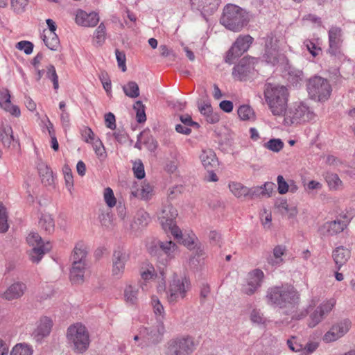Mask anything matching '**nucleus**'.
<instances>
[{"mask_svg": "<svg viewBox=\"0 0 355 355\" xmlns=\"http://www.w3.org/2000/svg\"><path fill=\"white\" fill-rule=\"evenodd\" d=\"M265 298L268 304L283 309L297 305L300 295L293 286L286 284L268 288Z\"/></svg>", "mask_w": 355, "mask_h": 355, "instance_id": "1", "label": "nucleus"}, {"mask_svg": "<svg viewBox=\"0 0 355 355\" xmlns=\"http://www.w3.org/2000/svg\"><path fill=\"white\" fill-rule=\"evenodd\" d=\"M288 92L286 87L268 84L264 96L268 107L275 116H284L287 111Z\"/></svg>", "mask_w": 355, "mask_h": 355, "instance_id": "2", "label": "nucleus"}, {"mask_svg": "<svg viewBox=\"0 0 355 355\" xmlns=\"http://www.w3.org/2000/svg\"><path fill=\"white\" fill-rule=\"evenodd\" d=\"M66 338L69 347L75 353L83 354L89 348V334L86 327L82 323L71 324L67 328Z\"/></svg>", "mask_w": 355, "mask_h": 355, "instance_id": "3", "label": "nucleus"}, {"mask_svg": "<svg viewBox=\"0 0 355 355\" xmlns=\"http://www.w3.org/2000/svg\"><path fill=\"white\" fill-rule=\"evenodd\" d=\"M248 15L245 10L234 4H227L223 9L220 23L227 29L240 31L248 22Z\"/></svg>", "mask_w": 355, "mask_h": 355, "instance_id": "4", "label": "nucleus"}, {"mask_svg": "<svg viewBox=\"0 0 355 355\" xmlns=\"http://www.w3.org/2000/svg\"><path fill=\"white\" fill-rule=\"evenodd\" d=\"M316 114L313 110L307 104L300 102L293 103L284 116V125L290 126L314 120Z\"/></svg>", "mask_w": 355, "mask_h": 355, "instance_id": "5", "label": "nucleus"}, {"mask_svg": "<svg viewBox=\"0 0 355 355\" xmlns=\"http://www.w3.org/2000/svg\"><path fill=\"white\" fill-rule=\"evenodd\" d=\"M196 345L194 338L190 336H177L170 339L164 345L165 355H190Z\"/></svg>", "mask_w": 355, "mask_h": 355, "instance_id": "6", "label": "nucleus"}, {"mask_svg": "<svg viewBox=\"0 0 355 355\" xmlns=\"http://www.w3.org/2000/svg\"><path fill=\"white\" fill-rule=\"evenodd\" d=\"M306 87L310 97L320 102L328 100L332 92L329 80L317 76L309 80Z\"/></svg>", "mask_w": 355, "mask_h": 355, "instance_id": "7", "label": "nucleus"}, {"mask_svg": "<svg viewBox=\"0 0 355 355\" xmlns=\"http://www.w3.org/2000/svg\"><path fill=\"white\" fill-rule=\"evenodd\" d=\"M190 288L191 282L188 278L174 276L166 291L168 302L171 304H174L183 300Z\"/></svg>", "mask_w": 355, "mask_h": 355, "instance_id": "8", "label": "nucleus"}, {"mask_svg": "<svg viewBox=\"0 0 355 355\" xmlns=\"http://www.w3.org/2000/svg\"><path fill=\"white\" fill-rule=\"evenodd\" d=\"M177 216V209L170 203L164 206L159 215V220L163 230L166 232H171L175 238H179L182 236L180 229L175 224Z\"/></svg>", "mask_w": 355, "mask_h": 355, "instance_id": "9", "label": "nucleus"}, {"mask_svg": "<svg viewBox=\"0 0 355 355\" xmlns=\"http://www.w3.org/2000/svg\"><path fill=\"white\" fill-rule=\"evenodd\" d=\"M27 242L33 247L29 252V256L33 263H38L42 257L51 249L50 243H44L42 237L36 232H31L28 234Z\"/></svg>", "mask_w": 355, "mask_h": 355, "instance_id": "10", "label": "nucleus"}, {"mask_svg": "<svg viewBox=\"0 0 355 355\" xmlns=\"http://www.w3.org/2000/svg\"><path fill=\"white\" fill-rule=\"evenodd\" d=\"M164 332L165 327L162 321H157L156 325L150 327H141L142 342H140L138 346L145 347L158 344L162 341Z\"/></svg>", "mask_w": 355, "mask_h": 355, "instance_id": "11", "label": "nucleus"}, {"mask_svg": "<svg viewBox=\"0 0 355 355\" xmlns=\"http://www.w3.org/2000/svg\"><path fill=\"white\" fill-rule=\"evenodd\" d=\"M159 246L162 250L157 257V268L160 275L164 277L169 262L173 259L178 252V246L171 241H159Z\"/></svg>", "mask_w": 355, "mask_h": 355, "instance_id": "12", "label": "nucleus"}, {"mask_svg": "<svg viewBox=\"0 0 355 355\" xmlns=\"http://www.w3.org/2000/svg\"><path fill=\"white\" fill-rule=\"evenodd\" d=\"M264 278V273L261 269L251 270L241 285V293L249 296L254 295L261 287Z\"/></svg>", "mask_w": 355, "mask_h": 355, "instance_id": "13", "label": "nucleus"}, {"mask_svg": "<svg viewBox=\"0 0 355 355\" xmlns=\"http://www.w3.org/2000/svg\"><path fill=\"white\" fill-rule=\"evenodd\" d=\"M252 41L253 38L249 35H240L227 51L225 62L232 64L234 60L240 57L244 52L248 51Z\"/></svg>", "mask_w": 355, "mask_h": 355, "instance_id": "14", "label": "nucleus"}, {"mask_svg": "<svg viewBox=\"0 0 355 355\" xmlns=\"http://www.w3.org/2000/svg\"><path fill=\"white\" fill-rule=\"evenodd\" d=\"M352 322L348 319H344L334 324L322 337L326 343H332L343 337L350 329Z\"/></svg>", "mask_w": 355, "mask_h": 355, "instance_id": "15", "label": "nucleus"}, {"mask_svg": "<svg viewBox=\"0 0 355 355\" xmlns=\"http://www.w3.org/2000/svg\"><path fill=\"white\" fill-rule=\"evenodd\" d=\"M336 300L331 298L320 304L309 315L308 325L311 328L315 327L322 322L332 311L336 305Z\"/></svg>", "mask_w": 355, "mask_h": 355, "instance_id": "16", "label": "nucleus"}, {"mask_svg": "<svg viewBox=\"0 0 355 355\" xmlns=\"http://www.w3.org/2000/svg\"><path fill=\"white\" fill-rule=\"evenodd\" d=\"M342 36V30L339 27H331L329 31V47L328 53L331 56L338 60H342L345 57L341 51Z\"/></svg>", "mask_w": 355, "mask_h": 355, "instance_id": "17", "label": "nucleus"}, {"mask_svg": "<svg viewBox=\"0 0 355 355\" xmlns=\"http://www.w3.org/2000/svg\"><path fill=\"white\" fill-rule=\"evenodd\" d=\"M129 254L121 247L116 248L112 254V275L116 279L121 278L124 273L125 266L129 260Z\"/></svg>", "mask_w": 355, "mask_h": 355, "instance_id": "18", "label": "nucleus"}, {"mask_svg": "<svg viewBox=\"0 0 355 355\" xmlns=\"http://www.w3.org/2000/svg\"><path fill=\"white\" fill-rule=\"evenodd\" d=\"M277 38L272 34L268 35L265 38V53L263 54L264 60L272 65L278 62L279 56V46Z\"/></svg>", "mask_w": 355, "mask_h": 355, "instance_id": "19", "label": "nucleus"}, {"mask_svg": "<svg viewBox=\"0 0 355 355\" xmlns=\"http://www.w3.org/2000/svg\"><path fill=\"white\" fill-rule=\"evenodd\" d=\"M253 70L254 58H243L233 68L232 76L237 80H245Z\"/></svg>", "mask_w": 355, "mask_h": 355, "instance_id": "20", "label": "nucleus"}, {"mask_svg": "<svg viewBox=\"0 0 355 355\" xmlns=\"http://www.w3.org/2000/svg\"><path fill=\"white\" fill-rule=\"evenodd\" d=\"M53 327L52 320L46 316L42 317L37 322L36 327L32 333L33 339L40 343L42 340L49 336Z\"/></svg>", "mask_w": 355, "mask_h": 355, "instance_id": "21", "label": "nucleus"}, {"mask_svg": "<svg viewBox=\"0 0 355 355\" xmlns=\"http://www.w3.org/2000/svg\"><path fill=\"white\" fill-rule=\"evenodd\" d=\"M11 95L6 88L0 89V107L6 112L10 113L12 116L19 117L21 114L19 107L13 105L10 101Z\"/></svg>", "mask_w": 355, "mask_h": 355, "instance_id": "22", "label": "nucleus"}, {"mask_svg": "<svg viewBox=\"0 0 355 355\" xmlns=\"http://www.w3.org/2000/svg\"><path fill=\"white\" fill-rule=\"evenodd\" d=\"M75 21L79 26L94 27L98 23L99 17L98 13L95 12L87 13L83 10H78L76 11Z\"/></svg>", "mask_w": 355, "mask_h": 355, "instance_id": "23", "label": "nucleus"}, {"mask_svg": "<svg viewBox=\"0 0 355 355\" xmlns=\"http://www.w3.org/2000/svg\"><path fill=\"white\" fill-rule=\"evenodd\" d=\"M26 290L25 284L20 282H15L7 288L1 297L8 301L17 300L24 295Z\"/></svg>", "mask_w": 355, "mask_h": 355, "instance_id": "24", "label": "nucleus"}, {"mask_svg": "<svg viewBox=\"0 0 355 355\" xmlns=\"http://www.w3.org/2000/svg\"><path fill=\"white\" fill-rule=\"evenodd\" d=\"M193 9L205 13H212L218 8L220 0H190Z\"/></svg>", "mask_w": 355, "mask_h": 355, "instance_id": "25", "label": "nucleus"}, {"mask_svg": "<svg viewBox=\"0 0 355 355\" xmlns=\"http://www.w3.org/2000/svg\"><path fill=\"white\" fill-rule=\"evenodd\" d=\"M348 223L349 220L345 216L343 219L337 218L335 220L325 223L322 228L329 235L332 236L343 232Z\"/></svg>", "mask_w": 355, "mask_h": 355, "instance_id": "26", "label": "nucleus"}, {"mask_svg": "<svg viewBox=\"0 0 355 355\" xmlns=\"http://www.w3.org/2000/svg\"><path fill=\"white\" fill-rule=\"evenodd\" d=\"M200 159L206 170L215 169L218 166L216 155L211 149L203 150L200 155Z\"/></svg>", "mask_w": 355, "mask_h": 355, "instance_id": "27", "label": "nucleus"}, {"mask_svg": "<svg viewBox=\"0 0 355 355\" xmlns=\"http://www.w3.org/2000/svg\"><path fill=\"white\" fill-rule=\"evenodd\" d=\"M87 263L85 262L72 263L70 270V280L73 284H81L84 281V275Z\"/></svg>", "mask_w": 355, "mask_h": 355, "instance_id": "28", "label": "nucleus"}, {"mask_svg": "<svg viewBox=\"0 0 355 355\" xmlns=\"http://www.w3.org/2000/svg\"><path fill=\"white\" fill-rule=\"evenodd\" d=\"M334 261L338 270L348 261L350 257V251L343 246L336 248L332 254Z\"/></svg>", "mask_w": 355, "mask_h": 355, "instance_id": "29", "label": "nucleus"}, {"mask_svg": "<svg viewBox=\"0 0 355 355\" xmlns=\"http://www.w3.org/2000/svg\"><path fill=\"white\" fill-rule=\"evenodd\" d=\"M37 169L43 184L51 185L53 183V172L44 162L40 161L37 164Z\"/></svg>", "mask_w": 355, "mask_h": 355, "instance_id": "30", "label": "nucleus"}, {"mask_svg": "<svg viewBox=\"0 0 355 355\" xmlns=\"http://www.w3.org/2000/svg\"><path fill=\"white\" fill-rule=\"evenodd\" d=\"M87 255V246L83 243H78L73 248L71 254L72 263L85 262Z\"/></svg>", "mask_w": 355, "mask_h": 355, "instance_id": "31", "label": "nucleus"}, {"mask_svg": "<svg viewBox=\"0 0 355 355\" xmlns=\"http://www.w3.org/2000/svg\"><path fill=\"white\" fill-rule=\"evenodd\" d=\"M275 207L282 215H288L289 218L295 217L297 214L295 207H289L286 199H280L275 202Z\"/></svg>", "mask_w": 355, "mask_h": 355, "instance_id": "32", "label": "nucleus"}, {"mask_svg": "<svg viewBox=\"0 0 355 355\" xmlns=\"http://www.w3.org/2000/svg\"><path fill=\"white\" fill-rule=\"evenodd\" d=\"M0 140L4 147L10 148L12 142L15 141L13 131L10 125L0 126Z\"/></svg>", "mask_w": 355, "mask_h": 355, "instance_id": "33", "label": "nucleus"}, {"mask_svg": "<svg viewBox=\"0 0 355 355\" xmlns=\"http://www.w3.org/2000/svg\"><path fill=\"white\" fill-rule=\"evenodd\" d=\"M42 40L45 45L52 51H56L60 45V40L55 33L44 31Z\"/></svg>", "mask_w": 355, "mask_h": 355, "instance_id": "34", "label": "nucleus"}, {"mask_svg": "<svg viewBox=\"0 0 355 355\" xmlns=\"http://www.w3.org/2000/svg\"><path fill=\"white\" fill-rule=\"evenodd\" d=\"M40 227L46 233L51 234L54 231L55 223L51 215L49 214H42L39 220Z\"/></svg>", "mask_w": 355, "mask_h": 355, "instance_id": "35", "label": "nucleus"}, {"mask_svg": "<svg viewBox=\"0 0 355 355\" xmlns=\"http://www.w3.org/2000/svg\"><path fill=\"white\" fill-rule=\"evenodd\" d=\"M229 188L231 192L236 198L248 196V187L243 185L240 182H232L229 184Z\"/></svg>", "mask_w": 355, "mask_h": 355, "instance_id": "36", "label": "nucleus"}, {"mask_svg": "<svg viewBox=\"0 0 355 355\" xmlns=\"http://www.w3.org/2000/svg\"><path fill=\"white\" fill-rule=\"evenodd\" d=\"M286 251V248L283 245H277L273 249V257L268 258V262L272 266L279 265L283 259H282Z\"/></svg>", "mask_w": 355, "mask_h": 355, "instance_id": "37", "label": "nucleus"}, {"mask_svg": "<svg viewBox=\"0 0 355 355\" xmlns=\"http://www.w3.org/2000/svg\"><path fill=\"white\" fill-rule=\"evenodd\" d=\"M138 289L131 284L126 285L124 289V299L127 303L136 304L137 301Z\"/></svg>", "mask_w": 355, "mask_h": 355, "instance_id": "38", "label": "nucleus"}, {"mask_svg": "<svg viewBox=\"0 0 355 355\" xmlns=\"http://www.w3.org/2000/svg\"><path fill=\"white\" fill-rule=\"evenodd\" d=\"M202 114L207 117V121L210 123H215L219 121V116L217 114L213 112L212 107L209 104H205L199 107Z\"/></svg>", "mask_w": 355, "mask_h": 355, "instance_id": "39", "label": "nucleus"}, {"mask_svg": "<svg viewBox=\"0 0 355 355\" xmlns=\"http://www.w3.org/2000/svg\"><path fill=\"white\" fill-rule=\"evenodd\" d=\"M122 89L125 94L131 98H135L139 96V87L135 81H129L122 87Z\"/></svg>", "mask_w": 355, "mask_h": 355, "instance_id": "40", "label": "nucleus"}, {"mask_svg": "<svg viewBox=\"0 0 355 355\" xmlns=\"http://www.w3.org/2000/svg\"><path fill=\"white\" fill-rule=\"evenodd\" d=\"M153 191L152 187L150 185L141 186V188L132 190L131 194L143 200H148L151 196Z\"/></svg>", "mask_w": 355, "mask_h": 355, "instance_id": "41", "label": "nucleus"}, {"mask_svg": "<svg viewBox=\"0 0 355 355\" xmlns=\"http://www.w3.org/2000/svg\"><path fill=\"white\" fill-rule=\"evenodd\" d=\"M33 349L25 343L17 344L12 349L10 355H32Z\"/></svg>", "mask_w": 355, "mask_h": 355, "instance_id": "42", "label": "nucleus"}, {"mask_svg": "<svg viewBox=\"0 0 355 355\" xmlns=\"http://www.w3.org/2000/svg\"><path fill=\"white\" fill-rule=\"evenodd\" d=\"M326 181L331 189L338 190L343 187V182L336 173L327 174Z\"/></svg>", "mask_w": 355, "mask_h": 355, "instance_id": "43", "label": "nucleus"}, {"mask_svg": "<svg viewBox=\"0 0 355 355\" xmlns=\"http://www.w3.org/2000/svg\"><path fill=\"white\" fill-rule=\"evenodd\" d=\"M238 115L241 120H252L254 119L253 110L246 105H241L238 109Z\"/></svg>", "mask_w": 355, "mask_h": 355, "instance_id": "44", "label": "nucleus"}, {"mask_svg": "<svg viewBox=\"0 0 355 355\" xmlns=\"http://www.w3.org/2000/svg\"><path fill=\"white\" fill-rule=\"evenodd\" d=\"M105 35H106L105 26L104 25L103 23H101L94 33V42L98 46L102 45L105 40Z\"/></svg>", "mask_w": 355, "mask_h": 355, "instance_id": "45", "label": "nucleus"}, {"mask_svg": "<svg viewBox=\"0 0 355 355\" xmlns=\"http://www.w3.org/2000/svg\"><path fill=\"white\" fill-rule=\"evenodd\" d=\"M134 110L136 111V118L138 123H141L146 121L145 113V106L141 101H137L133 105Z\"/></svg>", "mask_w": 355, "mask_h": 355, "instance_id": "46", "label": "nucleus"}, {"mask_svg": "<svg viewBox=\"0 0 355 355\" xmlns=\"http://www.w3.org/2000/svg\"><path fill=\"white\" fill-rule=\"evenodd\" d=\"M263 146L272 152L277 153L284 148V142L280 139H271L265 143Z\"/></svg>", "mask_w": 355, "mask_h": 355, "instance_id": "47", "label": "nucleus"}, {"mask_svg": "<svg viewBox=\"0 0 355 355\" xmlns=\"http://www.w3.org/2000/svg\"><path fill=\"white\" fill-rule=\"evenodd\" d=\"M8 215L6 209L3 205L0 202V232L4 233L8 230Z\"/></svg>", "mask_w": 355, "mask_h": 355, "instance_id": "48", "label": "nucleus"}, {"mask_svg": "<svg viewBox=\"0 0 355 355\" xmlns=\"http://www.w3.org/2000/svg\"><path fill=\"white\" fill-rule=\"evenodd\" d=\"M150 220L149 214L144 210L141 209L137 212L135 223L141 227L146 226Z\"/></svg>", "mask_w": 355, "mask_h": 355, "instance_id": "49", "label": "nucleus"}, {"mask_svg": "<svg viewBox=\"0 0 355 355\" xmlns=\"http://www.w3.org/2000/svg\"><path fill=\"white\" fill-rule=\"evenodd\" d=\"M140 274L141 279L146 282L153 279L156 275L155 270L151 264H147L146 268L142 267Z\"/></svg>", "mask_w": 355, "mask_h": 355, "instance_id": "50", "label": "nucleus"}, {"mask_svg": "<svg viewBox=\"0 0 355 355\" xmlns=\"http://www.w3.org/2000/svg\"><path fill=\"white\" fill-rule=\"evenodd\" d=\"M104 200L109 207H113L116 204V199L114 195L112 189L107 187L103 192Z\"/></svg>", "mask_w": 355, "mask_h": 355, "instance_id": "51", "label": "nucleus"}, {"mask_svg": "<svg viewBox=\"0 0 355 355\" xmlns=\"http://www.w3.org/2000/svg\"><path fill=\"white\" fill-rule=\"evenodd\" d=\"M154 313L157 317V321H162L164 315V309L162 304L157 297H153L152 300Z\"/></svg>", "mask_w": 355, "mask_h": 355, "instance_id": "52", "label": "nucleus"}, {"mask_svg": "<svg viewBox=\"0 0 355 355\" xmlns=\"http://www.w3.org/2000/svg\"><path fill=\"white\" fill-rule=\"evenodd\" d=\"M46 76L53 82V88L58 89L59 87L58 76L53 65L50 64L47 67Z\"/></svg>", "mask_w": 355, "mask_h": 355, "instance_id": "53", "label": "nucleus"}, {"mask_svg": "<svg viewBox=\"0 0 355 355\" xmlns=\"http://www.w3.org/2000/svg\"><path fill=\"white\" fill-rule=\"evenodd\" d=\"M11 7L15 12L21 14L24 12L28 0H10Z\"/></svg>", "mask_w": 355, "mask_h": 355, "instance_id": "54", "label": "nucleus"}, {"mask_svg": "<svg viewBox=\"0 0 355 355\" xmlns=\"http://www.w3.org/2000/svg\"><path fill=\"white\" fill-rule=\"evenodd\" d=\"M287 345L291 351L302 354L303 345L299 342L297 337L293 336L291 339L287 340Z\"/></svg>", "mask_w": 355, "mask_h": 355, "instance_id": "55", "label": "nucleus"}, {"mask_svg": "<svg viewBox=\"0 0 355 355\" xmlns=\"http://www.w3.org/2000/svg\"><path fill=\"white\" fill-rule=\"evenodd\" d=\"M92 144L95 153L98 157V158H105L106 157L105 150L101 141L98 138H96V139Z\"/></svg>", "mask_w": 355, "mask_h": 355, "instance_id": "56", "label": "nucleus"}, {"mask_svg": "<svg viewBox=\"0 0 355 355\" xmlns=\"http://www.w3.org/2000/svg\"><path fill=\"white\" fill-rule=\"evenodd\" d=\"M277 189L280 194H285L289 190V181L286 182L282 175H278L277 178Z\"/></svg>", "mask_w": 355, "mask_h": 355, "instance_id": "57", "label": "nucleus"}, {"mask_svg": "<svg viewBox=\"0 0 355 355\" xmlns=\"http://www.w3.org/2000/svg\"><path fill=\"white\" fill-rule=\"evenodd\" d=\"M304 46L313 57L318 55L321 51V48L318 46L313 41L310 40H306L304 42Z\"/></svg>", "mask_w": 355, "mask_h": 355, "instance_id": "58", "label": "nucleus"}, {"mask_svg": "<svg viewBox=\"0 0 355 355\" xmlns=\"http://www.w3.org/2000/svg\"><path fill=\"white\" fill-rule=\"evenodd\" d=\"M98 219L101 224L105 227L108 228L112 225V215L109 211H102L98 216Z\"/></svg>", "mask_w": 355, "mask_h": 355, "instance_id": "59", "label": "nucleus"}, {"mask_svg": "<svg viewBox=\"0 0 355 355\" xmlns=\"http://www.w3.org/2000/svg\"><path fill=\"white\" fill-rule=\"evenodd\" d=\"M33 43L29 41H21L16 44V48L24 51L26 55H29L33 52Z\"/></svg>", "mask_w": 355, "mask_h": 355, "instance_id": "60", "label": "nucleus"}, {"mask_svg": "<svg viewBox=\"0 0 355 355\" xmlns=\"http://www.w3.org/2000/svg\"><path fill=\"white\" fill-rule=\"evenodd\" d=\"M319 347V343L311 341L303 346L302 352L300 355H310L313 353Z\"/></svg>", "mask_w": 355, "mask_h": 355, "instance_id": "61", "label": "nucleus"}, {"mask_svg": "<svg viewBox=\"0 0 355 355\" xmlns=\"http://www.w3.org/2000/svg\"><path fill=\"white\" fill-rule=\"evenodd\" d=\"M99 78L101 81L104 89L109 95L111 93L112 84L111 80L107 76V73L105 72H102L99 76Z\"/></svg>", "mask_w": 355, "mask_h": 355, "instance_id": "62", "label": "nucleus"}, {"mask_svg": "<svg viewBox=\"0 0 355 355\" xmlns=\"http://www.w3.org/2000/svg\"><path fill=\"white\" fill-rule=\"evenodd\" d=\"M205 255V252L203 248L198 246L195 248L193 252V256L190 259V261L194 263V261L196 260L197 262H200L201 259H204Z\"/></svg>", "mask_w": 355, "mask_h": 355, "instance_id": "63", "label": "nucleus"}, {"mask_svg": "<svg viewBox=\"0 0 355 355\" xmlns=\"http://www.w3.org/2000/svg\"><path fill=\"white\" fill-rule=\"evenodd\" d=\"M82 137L84 140L87 143H93L96 139L95 138V135L92 130L91 128L88 127L84 128L81 131Z\"/></svg>", "mask_w": 355, "mask_h": 355, "instance_id": "64", "label": "nucleus"}]
</instances>
